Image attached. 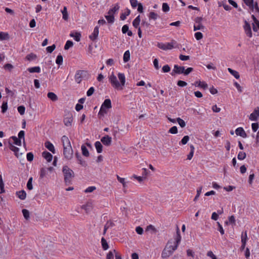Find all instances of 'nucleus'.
Returning a JSON list of instances; mask_svg holds the SVG:
<instances>
[{
    "label": "nucleus",
    "instance_id": "nucleus-3",
    "mask_svg": "<svg viewBox=\"0 0 259 259\" xmlns=\"http://www.w3.org/2000/svg\"><path fill=\"white\" fill-rule=\"evenodd\" d=\"M63 172L64 175V180L66 183H69L73 177V171L67 166L63 167Z\"/></svg>",
    "mask_w": 259,
    "mask_h": 259
},
{
    "label": "nucleus",
    "instance_id": "nucleus-31",
    "mask_svg": "<svg viewBox=\"0 0 259 259\" xmlns=\"http://www.w3.org/2000/svg\"><path fill=\"white\" fill-rule=\"evenodd\" d=\"M61 12L62 13V18L65 20H67L68 19V14L67 12V8L64 7L63 9L61 10Z\"/></svg>",
    "mask_w": 259,
    "mask_h": 259
},
{
    "label": "nucleus",
    "instance_id": "nucleus-1",
    "mask_svg": "<svg viewBox=\"0 0 259 259\" xmlns=\"http://www.w3.org/2000/svg\"><path fill=\"white\" fill-rule=\"evenodd\" d=\"M118 78L119 81L118 80L117 77L112 72L109 76V81L113 88L116 90L121 91L123 90V87L125 85V77L123 73H118Z\"/></svg>",
    "mask_w": 259,
    "mask_h": 259
},
{
    "label": "nucleus",
    "instance_id": "nucleus-50",
    "mask_svg": "<svg viewBox=\"0 0 259 259\" xmlns=\"http://www.w3.org/2000/svg\"><path fill=\"white\" fill-rule=\"evenodd\" d=\"M198 87H200L203 89H206L207 88L208 85L205 81H199Z\"/></svg>",
    "mask_w": 259,
    "mask_h": 259
},
{
    "label": "nucleus",
    "instance_id": "nucleus-43",
    "mask_svg": "<svg viewBox=\"0 0 259 259\" xmlns=\"http://www.w3.org/2000/svg\"><path fill=\"white\" fill-rule=\"evenodd\" d=\"M9 34L7 33L1 32L0 33V39L6 40L9 38Z\"/></svg>",
    "mask_w": 259,
    "mask_h": 259
},
{
    "label": "nucleus",
    "instance_id": "nucleus-40",
    "mask_svg": "<svg viewBox=\"0 0 259 259\" xmlns=\"http://www.w3.org/2000/svg\"><path fill=\"white\" fill-rule=\"evenodd\" d=\"M101 243L103 249L107 250L109 246L106 239L104 237H102L101 239Z\"/></svg>",
    "mask_w": 259,
    "mask_h": 259
},
{
    "label": "nucleus",
    "instance_id": "nucleus-58",
    "mask_svg": "<svg viewBox=\"0 0 259 259\" xmlns=\"http://www.w3.org/2000/svg\"><path fill=\"white\" fill-rule=\"evenodd\" d=\"M195 37L197 40H200L203 37V34L200 32H197L194 34Z\"/></svg>",
    "mask_w": 259,
    "mask_h": 259
},
{
    "label": "nucleus",
    "instance_id": "nucleus-26",
    "mask_svg": "<svg viewBox=\"0 0 259 259\" xmlns=\"http://www.w3.org/2000/svg\"><path fill=\"white\" fill-rule=\"evenodd\" d=\"M75 155L79 163L83 166H85L87 165V163L82 159L81 156L79 154V153H76Z\"/></svg>",
    "mask_w": 259,
    "mask_h": 259
},
{
    "label": "nucleus",
    "instance_id": "nucleus-14",
    "mask_svg": "<svg viewBox=\"0 0 259 259\" xmlns=\"http://www.w3.org/2000/svg\"><path fill=\"white\" fill-rule=\"evenodd\" d=\"M169 247L164 248L161 254L162 258H166L172 254V253H173L172 250H171V249H169Z\"/></svg>",
    "mask_w": 259,
    "mask_h": 259
},
{
    "label": "nucleus",
    "instance_id": "nucleus-18",
    "mask_svg": "<svg viewBox=\"0 0 259 259\" xmlns=\"http://www.w3.org/2000/svg\"><path fill=\"white\" fill-rule=\"evenodd\" d=\"M45 146L53 154L55 153V149L53 144L50 141H47L45 143Z\"/></svg>",
    "mask_w": 259,
    "mask_h": 259
},
{
    "label": "nucleus",
    "instance_id": "nucleus-38",
    "mask_svg": "<svg viewBox=\"0 0 259 259\" xmlns=\"http://www.w3.org/2000/svg\"><path fill=\"white\" fill-rule=\"evenodd\" d=\"M117 179L118 181L122 184L123 187H125L126 186L127 182L125 181V179L123 178L120 177L119 176L117 175Z\"/></svg>",
    "mask_w": 259,
    "mask_h": 259
},
{
    "label": "nucleus",
    "instance_id": "nucleus-5",
    "mask_svg": "<svg viewBox=\"0 0 259 259\" xmlns=\"http://www.w3.org/2000/svg\"><path fill=\"white\" fill-rule=\"evenodd\" d=\"M111 100L109 99H105L101 106L99 112L106 113V110L111 108Z\"/></svg>",
    "mask_w": 259,
    "mask_h": 259
},
{
    "label": "nucleus",
    "instance_id": "nucleus-32",
    "mask_svg": "<svg viewBox=\"0 0 259 259\" xmlns=\"http://www.w3.org/2000/svg\"><path fill=\"white\" fill-rule=\"evenodd\" d=\"M47 96L50 100L53 101H56L58 100L57 95L53 92L48 93Z\"/></svg>",
    "mask_w": 259,
    "mask_h": 259
},
{
    "label": "nucleus",
    "instance_id": "nucleus-27",
    "mask_svg": "<svg viewBox=\"0 0 259 259\" xmlns=\"http://www.w3.org/2000/svg\"><path fill=\"white\" fill-rule=\"evenodd\" d=\"M141 20H140V15L138 16L133 21V26L136 28H138L139 27V25L140 23Z\"/></svg>",
    "mask_w": 259,
    "mask_h": 259
},
{
    "label": "nucleus",
    "instance_id": "nucleus-12",
    "mask_svg": "<svg viewBox=\"0 0 259 259\" xmlns=\"http://www.w3.org/2000/svg\"><path fill=\"white\" fill-rule=\"evenodd\" d=\"M61 141L63 144V148L71 147L70 140L66 136H63L61 138Z\"/></svg>",
    "mask_w": 259,
    "mask_h": 259
},
{
    "label": "nucleus",
    "instance_id": "nucleus-55",
    "mask_svg": "<svg viewBox=\"0 0 259 259\" xmlns=\"http://www.w3.org/2000/svg\"><path fill=\"white\" fill-rule=\"evenodd\" d=\"M245 4L250 8L253 7V0H243Z\"/></svg>",
    "mask_w": 259,
    "mask_h": 259
},
{
    "label": "nucleus",
    "instance_id": "nucleus-25",
    "mask_svg": "<svg viewBox=\"0 0 259 259\" xmlns=\"http://www.w3.org/2000/svg\"><path fill=\"white\" fill-rule=\"evenodd\" d=\"M27 70L30 73H40L41 71V69L39 66H35L33 67H30L27 69Z\"/></svg>",
    "mask_w": 259,
    "mask_h": 259
},
{
    "label": "nucleus",
    "instance_id": "nucleus-44",
    "mask_svg": "<svg viewBox=\"0 0 259 259\" xmlns=\"http://www.w3.org/2000/svg\"><path fill=\"white\" fill-rule=\"evenodd\" d=\"M73 45V43L71 40H67L65 45L64 49L65 50H68L70 48L72 47Z\"/></svg>",
    "mask_w": 259,
    "mask_h": 259
},
{
    "label": "nucleus",
    "instance_id": "nucleus-52",
    "mask_svg": "<svg viewBox=\"0 0 259 259\" xmlns=\"http://www.w3.org/2000/svg\"><path fill=\"white\" fill-rule=\"evenodd\" d=\"M130 2L131 6L134 9H135L139 5V3H138L137 0H130Z\"/></svg>",
    "mask_w": 259,
    "mask_h": 259
},
{
    "label": "nucleus",
    "instance_id": "nucleus-37",
    "mask_svg": "<svg viewBox=\"0 0 259 259\" xmlns=\"http://www.w3.org/2000/svg\"><path fill=\"white\" fill-rule=\"evenodd\" d=\"M24 136H25V132L24 131H20L19 132L18 135V138L20 140H21V139L23 140V142L24 145H25Z\"/></svg>",
    "mask_w": 259,
    "mask_h": 259
},
{
    "label": "nucleus",
    "instance_id": "nucleus-6",
    "mask_svg": "<svg viewBox=\"0 0 259 259\" xmlns=\"http://www.w3.org/2000/svg\"><path fill=\"white\" fill-rule=\"evenodd\" d=\"M63 155L65 158L71 159L73 156V150L71 147L63 148Z\"/></svg>",
    "mask_w": 259,
    "mask_h": 259
},
{
    "label": "nucleus",
    "instance_id": "nucleus-17",
    "mask_svg": "<svg viewBox=\"0 0 259 259\" xmlns=\"http://www.w3.org/2000/svg\"><path fill=\"white\" fill-rule=\"evenodd\" d=\"M42 156L47 161L50 162L52 160L53 155L49 152L45 151L42 153Z\"/></svg>",
    "mask_w": 259,
    "mask_h": 259
},
{
    "label": "nucleus",
    "instance_id": "nucleus-51",
    "mask_svg": "<svg viewBox=\"0 0 259 259\" xmlns=\"http://www.w3.org/2000/svg\"><path fill=\"white\" fill-rule=\"evenodd\" d=\"M162 10L164 12H167L169 11V7L167 3H163Z\"/></svg>",
    "mask_w": 259,
    "mask_h": 259
},
{
    "label": "nucleus",
    "instance_id": "nucleus-35",
    "mask_svg": "<svg viewBox=\"0 0 259 259\" xmlns=\"http://www.w3.org/2000/svg\"><path fill=\"white\" fill-rule=\"evenodd\" d=\"M130 59V52L128 50L126 51L123 54V61L127 62Z\"/></svg>",
    "mask_w": 259,
    "mask_h": 259
},
{
    "label": "nucleus",
    "instance_id": "nucleus-42",
    "mask_svg": "<svg viewBox=\"0 0 259 259\" xmlns=\"http://www.w3.org/2000/svg\"><path fill=\"white\" fill-rule=\"evenodd\" d=\"M22 211L23 215L24 218L26 220H28L30 218L29 211L27 209H22Z\"/></svg>",
    "mask_w": 259,
    "mask_h": 259
},
{
    "label": "nucleus",
    "instance_id": "nucleus-10",
    "mask_svg": "<svg viewBox=\"0 0 259 259\" xmlns=\"http://www.w3.org/2000/svg\"><path fill=\"white\" fill-rule=\"evenodd\" d=\"M247 240V231H245L244 232H243L241 235L242 245L240 248L241 250H243L244 249Z\"/></svg>",
    "mask_w": 259,
    "mask_h": 259
},
{
    "label": "nucleus",
    "instance_id": "nucleus-15",
    "mask_svg": "<svg viewBox=\"0 0 259 259\" xmlns=\"http://www.w3.org/2000/svg\"><path fill=\"white\" fill-rule=\"evenodd\" d=\"M236 135L239 136L242 138H245L247 137V135L242 127H238L235 130Z\"/></svg>",
    "mask_w": 259,
    "mask_h": 259
},
{
    "label": "nucleus",
    "instance_id": "nucleus-13",
    "mask_svg": "<svg viewBox=\"0 0 259 259\" xmlns=\"http://www.w3.org/2000/svg\"><path fill=\"white\" fill-rule=\"evenodd\" d=\"M99 32V27L97 26L94 28L93 32L89 36V38L93 41L95 40L98 36Z\"/></svg>",
    "mask_w": 259,
    "mask_h": 259
},
{
    "label": "nucleus",
    "instance_id": "nucleus-61",
    "mask_svg": "<svg viewBox=\"0 0 259 259\" xmlns=\"http://www.w3.org/2000/svg\"><path fill=\"white\" fill-rule=\"evenodd\" d=\"M56 48V46L55 45H53L51 46L48 47L46 49L48 53H51Z\"/></svg>",
    "mask_w": 259,
    "mask_h": 259
},
{
    "label": "nucleus",
    "instance_id": "nucleus-53",
    "mask_svg": "<svg viewBox=\"0 0 259 259\" xmlns=\"http://www.w3.org/2000/svg\"><path fill=\"white\" fill-rule=\"evenodd\" d=\"M8 109L7 102H3L2 105V112L5 113Z\"/></svg>",
    "mask_w": 259,
    "mask_h": 259
},
{
    "label": "nucleus",
    "instance_id": "nucleus-45",
    "mask_svg": "<svg viewBox=\"0 0 259 259\" xmlns=\"http://www.w3.org/2000/svg\"><path fill=\"white\" fill-rule=\"evenodd\" d=\"M63 58L62 55H59L57 56L56 63L58 65H61L63 63Z\"/></svg>",
    "mask_w": 259,
    "mask_h": 259
},
{
    "label": "nucleus",
    "instance_id": "nucleus-11",
    "mask_svg": "<svg viewBox=\"0 0 259 259\" xmlns=\"http://www.w3.org/2000/svg\"><path fill=\"white\" fill-rule=\"evenodd\" d=\"M259 117V108L255 109L254 111L250 114L249 119L251 121H256Z\"/></svg>",
    "mask_w": 259,
    "mask_h": 259
},
{
    "label": "nucleus",
    "instance_id": "nucleus-47",
    "mask_svg": "<svg viewBox=\"0 0 259 259\" xmlns=\"http://www.w3.org/2000/svg\"><path fill=\"white\" fill-rule=\"evenodd\" d=\"M246 157V153L243 152H239L237 158L239 160H242L244 159Z\"/></svg>",
    "mask_w": 259,
    "mask_h": 259
},
{
    "label": "nucleus",
    "instance_id": "nucleus-29",
    "mask_svg": "<svg viewBox=\"0 0 259 259\" xmlns=\"http://www.w3.org/2000/svg\"><path fill=\"white\" fill-rule=\"evenodd\" d=\"M10 149L11 151H13L15 154V155L18 157L19 156V148L13 145H11L10 146Z\"/></svg>",
    "mask_w": 259,
    "mask_h": 259
},
{
    "label": "nucleus",
    "instance_id": "nucleus-21",
    "mask_svg": "<svg viewBox=\"0 0 259 259\" xmlns=\"http://www.w3.org/2000/svg\"><path fill=\"white\" fill-rule=\"evenodd\" d=\"M83 72V71L81 70H78L76 72L75 80L76 82L80 83L81 82Z\"/></svg>",
    "mask_w": 259,
    "mask_h": 259
},
{
    "label": "nucleus",
    "instance_id": "nucleus-33",
    "mask_svg": "<svg viewBox=\"0 0 259 259\" xmlns=\"http://www.w3.org/2000/svg\"><path fill=\"white\" fill-rule=\"evenodd\" d=\"M105 17L109 23H113L114 22V16L112 14H108Z\"/></svg>",
    "mask_w": 259,
    "mask_h": 259
},
{
    "label": "nucleus",
    "instance_id": "nucleus-48",
    "mask_svg": "<svg viewBox=\"0 0 259 259\" xmlns=\"http://www.w3.org/2000/svg\"><path fill=\"white\" fill-rule=\"evenodd\" d=\"M96 188L95 186H90L88 187L87 189H85L84 190V192L86 193H92L95 190H96Z\"/></svg>",
    "mask_w": 259,
    "mask_h": 259
},
{
    "label": "nucleus",
    "instance_id": "nucleus-63",
    "mask_svg": "<svg viewBox=\"0 0 259 259\" xmlns=\"http://www.w3.org/2000/svg\"><path fill=\"white\" fill-rule=\"evenodd\" d=\"M26 158L28 161H31L33 159V154L31 152H29L27 154Z\"/></svg>",
    "mask_w": 259,
    "mask_h": 259
},
{
    "label": "nucleus",
    "instance_id": "nucleus-4",
    "mask_svg": "<svg viewBox=\"0 0 259 259\" xmlns=\"http://www.w3.org/2000/svg\"><path fill=\"white\" fill-rule=\"evenodd\" d=\"M202 17H197L195 19V24L194 25V31L202 30L204 28V26L202 24Z\"/></svg>",
    "mask_w": 259,
    "mask_h": 259
},
{
    "label": "nucleus",
    "instance_id": "nucleus-7",
    "mask_svg": "<svg viewBox=\"0 0 259 259\" xmlns=\"http://www.w3.org/2000/svg\"><path fill=\"white\" fill-rule=\"evenodd\" d=\"M185 71V67L184 66H179L177 65H175L174 69L171 72V75H174L176 74H184Z\"/></svg>",
    "mask_w": 259,
    "mask_h": 259
},
{
    "label": "nucleus",
    "instance_id": "nucleus-49",
    "mask_svg": "<svg viewBox=\"0 0 259 259\" xmlns=\"http://www.w3.org/2000/svg\"><path fill=\"white\" fill-rule=\"evenodd\" d=\"M71 122H72V119L71 117H66L64 119V124L66 126L71 125Z\"/></svg>",
    "mask_w": 259,
    "mask_h": 259
},
{
    "label": "nucleus",
    "instance_id": "nucleus-64",
    "mask_svg": "<svg viewBox=\"0 0 259 259\" xmlns=\"http://www.w3.org/2000/svg\"><path fill=\"white\" fill-rule=\"evenodd\" d=\"M253 30L254 31H257V30H259V22L256 21L255 22V24H253Z\"/></svg>",
    "mask_w": 259,
    "mask_h": 259
},
{
    "label": "nucleus",
    "instance_id": "nucleus-54",
    "mask_svg": "<svg viewBox=\"0 0 259 259\" xmlns=\"http://www.w3.org/2000/svg\"><path fill=\"white\" fill-rule=\"evenodd\" d=\"M170 70V68L168 65H165L163 66L162 68V71L163 73H167L169 72Z\"/></svg>",
    "mask_w": 259,
    "mask_h": 259
},
{
    "label": "nucleus",
    "instance_id": "nucleus-9",
    "mask_svg": "<svg viewBox=\"0 0 259 259\" xmlns=\"http://www.w3.org/2000/svg\"><path fill=\"white\" fill-rule=\"evenodd\" d=\"M245 32L247 36L249 37H252V32L250 24L246 20L244 21V25L243 26Z\"/></svg>",
    "mask_w": 259,
    "mask_h": 259
},
{
    "label": "nucleus",
    "instance_id": "nucleus-56",
    "mask_svg": "<svg viewBox=\"0 0 259 259\" xmlns=\"http://www.w3.org/2000/svg\"><path fill=\"white\" fill-rule=\"evenodd\" d=\"M168 132L172 134H176L178 133V128L177 126H174L171 127L169 130Z\"/></svg>",
    "mask_w": 259,
    "mask_h": 259
},
{
    "label": "nucleus",
    "instance_id": "nucleus-22",
    "mask_svg": "<svg viewBox=\"0 0 259 259\" xmlns=\"http://www.w3.org/2000/svg\"><path fill=\"white\" fill-rule=\"evenodd\" d=\"M95 146L97 150V153H100L102 152L103 146L100 142L96 141L95 143Z\"/></svg>",
    "mask_w": 259,
    "mask_h": 259
},
{
    "label": "nucleus",
    "instance_id": "nucleus-20",
    "mask_svg": "<svg viewBox=\"0 0 259 259\" xmlns=\"http://www.w3.org/2000/svg\"><path fill=\"white\" fill-rule=\"evenodd\" d=\"M119 9V6L118 4H116L113 6L112 8L110 9L108 13V14L114 15L116 13Z\"/></svg>",
    "mask_w": 259,
    "mask_h": 259
},
{
    "label": "nucleus",
    "instance_id": "nucleus-24",
    "mask_svg": "<svg viewBox=\"0 0 259 259\" xmlns=\"http://www.w3.org/2000/svg\"><path fill=\"white\" fill-rule=\"evenodd\" d=\"M131 13V11L130 9L126 8L124 12L122 13L120 15V19L121 20H124L126 18V17L128 16Z\"/></svg>",
    "mask_w": 259,
    "mask_h": 259
},
{
    "label": "nucleus",
    "instance_id": "nucleus-23",
    "mask_svg": "<svg viewBox=\"0 0 259 259\" xmlns=\"http://www.w3.org/2000/svg\"><path fill=\"white\" fill-rule=\"evenodd\" d=\"M229 72L233 75L235 78L239 79L240 78V75L238 72L236 70H233L230 68H228Z\"/></svg>",
    "mask_w": 259,
    "mask_h": 259
},
{
    "label": "nucleus",
    "instance_id": "nucleus-41",
    "mask_svg": "<svg viewBox=\"0 0 259 259\" xmlns=\"http://www.w3.org/2000/svg\"><path fill=\"white\" fill-rule=\"evenodd\" d=\"M158 16V15L154 12H151L149 14L148 17L150 20L152 19L155 20L157 19Z\"/></svg>",
    "mask_w": 259,
    "mask_h": 259
},
{
    "label": "nucleus",
    "instance_id": "nucleus-36",
    "mask_svg": "<svg viewBox=\"0 0 259 259\" xmlns=\"http://www.w3.org/2000/svg\"><path fill=\"white\" fill-rule=\"evenodd\" d=\"M190 138L188 136H184L181 141L179 142L180 145H184L186 144L189 141Z\"/></svg>",
    "mask_w": 259,
    "mask_h": 259
},
{
    "label": "nucleus",
    "instance_id": "nucleus-34",
    "mask_svg": "<svg viewBox=\"0 0 259 259\" xmlns=\"http://www.w3.org/2000/svg\"><path fill=\"white\" fill-rule=\"evenodd\" d=\"M81 150L82 151V154L83 156L85 157H88L89 156V152L85 146L82 145L81 147Z\"/></svg>",
    "mask_w": 259,
    "mask_h": 259
},
{
    "label": "nucleus",
    "instance_id": "nucleus-30",
    "mask_svg": "<svg viewBox=\"0 0 259 259\" xmlns=\"http://www.w3.org/2000/svg\"><path fill=\"white\" fill-rule=\"evenodd\" d=\"M190 152L189 154L187 155V159L188 160H191L192 158L195 150L194 146L193 145H191L190 146Z\"/></svg>",
    "mask_w": 259,
    "mask_h": 259
},
{
    "label": "nucleus",
    "instance_id": "nucleus-46",
    "mask_svg": "<svg viewBox=\"0 0 259 259\" xmlns=\"http://www.w3.org/2000/svg\"><path fill=\"white\" fill-rule=\"evenodd\" d=\"M177 121L178 124L181 127H184L186 126V123L184 120L179 117L177 118Z\"/></svg>",
    "mask_w": 259,
    "mask_h": 259
},
{
    "label": "nucleus",
    "instance_id": "nucleus-62",
    "mask_svg": "<svg viewBox=\"0 0 259 259\" xmlns=\"http://www.w3.org/2000/svg\"><path fill=\"white\" fill-rule=\"evenodd\" d=\"M32 178H30L29 179L27 183V187L28 189L31 190L32 189Z\"/></svg>",
    "mask_w": 259,
    "mask_h": 259
},
{
    "label": "nucleus",
    "instance_id": "nucleus-60",
    "mask_svg": "<svg viewBox=\"0 0 259 259\" xmlns=\"http://www.w3.org/2000/svg\"><path fill=\"white\" fill-rule=\"evenodd\" d=\"M94 91H95V89L94 87H92L90 88V89L88 90V91L87 92V96L90 97V96H92L93 94Z\"/></svg>",
    "mask_w": 259,
    "mask_h": 259
},
{
    "label": "nucleus",
    "instance_id": "nucleus-59",
    "mask_svg": "<svg viewBox=\"0 0 259 259\" xmlns=\"http://www.w3.org/2000/svg\"><path fill=\"white\" fill-rule=\"evenodd\" d=\"M18 111L21 115H23L25 113V108L23 106H20L18 107Z\"/></svg>",
    "mask_w": 259,
    "mask_h": 259
},
{
    "label": "nucleus",
    "instance_id": "nucleus-8",
    "mask_svg": "<svg viewBox=\"0 0 259 259\" xmlns=\"http://www.w3.org/2000/svg\"><path fill=\"white\" fill-rule=\"evenodd\" d=\"M175 244L174 245V246L172 248L173 250H176L177 249L178 246L181 240V236L180 235V230L178 227H177V234H176V236L175 237Z\"/></svg>",
    "mask_w": 259,
    "mask_h": 259
},
{
    "label": "nucleus",
    "instance_id": "nucleus-19",
    "mask_svg": "<svg viewBox=\"0 0 259 259\" xmlns=\"http://www.w3.org/2000/svg\"><path fill=\"white\" fill-rule=\"evenodd\" d=\"M82 209H84L87 213H89L93 208V203L92 202H88L85 205L81 206Z\"/></svg>",
    "mask_w": 259,
    "mask_h": 259
},
{
    "label": "nucleus",
    "instance_id": "nucleus-16",
    "mask_svg": "<svg viewBox=\"0 0 259 259\" xmlns=\"http://www.w3.org/2000/svg\"><path fill=\"white\" fill-rule=\"evenodd\" d=\"M101 141L103 144L106 146H109L111 144L112 141V138L108 135L103 137Z\"/></svg>",
    "mask_w": 259,
    "mask_h": 259
},
{
    "label": "nucleus",
    "instance_id": "nucleus-39",
    "mask_svg": "<svg viewBox=\"0 0 259 259\" xmlns=\"http://www.w3.org/2000/svg\"><path fill=\"white\" fill-rule=\"evenodd\" d=\"M11 139L13 140L14 144L18 145V146H21V141L18 139L16 136H13L11 137Z\"/></svg>",
    "mask_w": 259,
    "mask_h": 259
},
{
    "label": "nucleus",
    "instance_id": "nucleus-28",
    "mask_svg": "<svg viewBox=\"0 0 259 259\" xmlns=\"http://www.w3.org/2000/svg\"><path fill=\"white\" fill-rule=\"evenodd\" d=\"M70 36L73 37L76 41H79L80 40L81 35L78 32L71 33Z\"/></svg>",
    "mask_w": 259,
    "mask_h": 259
},
{
    "label": "nucleus",
    "instance_id": "nucleus-2",
    "mask_svg": "<svg viewBox=\"0 0 259 259\" xmlns=\"http://www.w3.org/2000/svg\"><path fill=\"white\" fill-rule=\"evenodd\" d=\"M177 42L172 40L169 42L163 43L158 42L157 46L158 48L163 50L164 51L170 50L173 48H177Z\"/></svg>",
    "mask_w": 259,
    "mask_h": 259
},
{
    "label": "nucleus",
    "instance_id": "nucleus-57",
    "mask_svg": "<svg viewBox=\"0 0 259 259\" xmlns=\"http://www.w3.org/2000/svg\"><path fill=\"white\" fill-rule=\"evenodd\" d=\"M259 127V124L258 123H252L251 124V128L254 132H255Z\"/></svg>",
    "mask_w": 259,
    "mask_h": 259
}]
</instances>
